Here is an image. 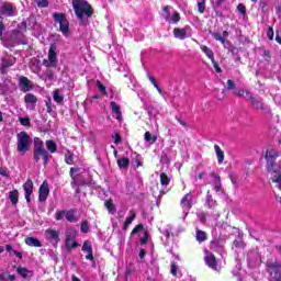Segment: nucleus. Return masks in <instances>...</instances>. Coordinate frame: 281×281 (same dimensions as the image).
I'll return each mask as SVG.
<instances>
[{
  "instance_id": "1",
  "label": "nucleus",
  "mask_w": 281,
  "mask_h": 281,
  "mask_svg": "<svg viewBox=\"0 0 281 281\" xmlns=\"http://www.w3.org/2000/svg\"><path fill=\"white\" fill-rule=\"evenodd\" d=\"M72 10L81 25H87L89 19L93 16L91 4L85 0H72Z\"/></svg>"
},
{
  "instance_id": "2",
  "label": "nucleus",
  "mask_w": 281,
  "mask_h": 281,
  "mask_svg": "<svg viewBox=\"0 0 281 281\" xmlns=\"http://www.w3.org/2000/svg\"><path fill=\"white\" fill-rule=\"evenodd\" d=\"M33 159L35 164H38V161H43V166H47L49 164V151L45 149V143L38 137L34 139L33 145Z\"/></svg>"
},
{
  "instance_id": "3",
  "label": "nucleus",
  "mask_w": 281,
  "mask_h": 281,
  "mask_svg": "<svg viewBox=\"0 0 281 281\" xmlns=\"http://www.w3.org/2000/svg\"><path fill=\"white\" fill-rule=\"evenodd\" d=\"M18 144H16V150L20 153V155H25L32 147V137H30V134L27 132L22 131L16 135Z\"/></svg>"
},
{
  "instance_id": "4",
  "label": "nucleus",
  "mask_w": 281,
  "mask_h": 281,
  "mask_svg": "<svg viewBox=\"0 0 281 281\" xmlns=\"http://www.w3.org/2000/svg\"><path fill=\"white\" fill-rule=\"evenodd\" d=\"M53 20L59 25V32H61L63 36L69 38V20H67V15L65 13L56 12L53 13Z\"/></svg>"
},
{
  "instance_id": "5",
  "label": "nucleus",
  "mask_w": 281,
  "mask_h": 281,
  "mask_svg": "<svg viewBox=\"0 0 281 281\" xmlns=\"http://www.w3.org/2000/svg\"><path fill=\"white\" fill-rule=\"evenodd\" d=\"M58 47L56 44H50L49 49H48V58L43 59V65L44 67H47L48 69H54L58 67V53H57Z\"/></svg>"
},
{
  "instance_id": "6",
  "label": "nucleus",
  "mask_w": 281,
  "mask_h": 281,
  "mask_svg": "<svg viewBox=\"0 0 281 281\" xmlns=\"http://www.w3.org/2000/svg\"><path fill=\"white\" fill-rule=\"evenodd\" d=\"M161 18L169 24V25H177L179 21H181V14L178 11H173L170 13V7L166 5L162 8Z\"/></svg>"
},
{
  "instance_id": "7",
  "label": "nucleus",
  "mask_w": 281,
  "mask_h": 281,
  "mask_svg": "<svg viewBox=\"0 0 281 281\" xmlns=\"http://www.w3.org/2000/svg\"><path fill=\"white\" fill-rule=\"evenodd\" d=\"M196 203L194 200V195H192V192H189L183 195V198L180 201V206L182 210V213L184 215V218L188 217V214H190V211L192 210V206Z\"/></svg>"
},
{
  "instance_id": "8",
  "label": "nucleus",
  "mask_w": 281,
  "mask_h": 281,
  "mask_svg": "<svg viewBox=\"0 0 281 281\" xmlns=\"http://www.w3.org/2000/svg\"><path fill=\"white\" fill-rule=\"evenodd\" d=\"M65 236L66 247L68 249H76V247H78V241H76V238L78 237V231H76L74 227H69L66 229Z\"/></svg>"
},
{
  "instance_id": "9",
  "label": "nucleus",
  "mask_w": 281,
  "mask_h": 281,
  "mask_svg": "<svg viewBox=\"0 0 281 281\" xmlns=\"http://www.w3.org/2000/svg\"><path fill=\"white\" fill-rule=\"evenodd\" d=\"M246 97L250 100L254 109H260L263 113H271V109L262 102V99L254 97L250 91H246Z\"/></svg>"
},
{
  "instance_id": "10",
  "label": "nucleus",
  "mask_w": 281,
  "mask_h": 281,
  "mask_svg": "<svg viewBox=\"0 0 281 281\" xmlns=\"http://www.w3.org/2000/svg\"><path fill=\"white\" fill-rule=\"evenodd\" d=\"M13 65H16V57L12 55H5L1 57L0 74H2V76H5L10 67H13Z\"/></svg>"
},
{
  "instance_id": "11",
  "label": "nucleus",
  "mask_w": 281,
  "mask_h": 281,
  "mask_svg": "<svg viewBox=\"0 0 281 281\" xmlns=\"http://www.w3.org/2000/svg\"><path fill=\"white\" fill-rule=\"evenodd\" d=\"M280 157V153L276 149H269L266 153V161H267V170L271 172L273 170V166H276V160Z\"/></svg>"
},
{
  "instance_id": "12",
  "label": "nucleus",
  "mask_w": 281,
  "mask_h": 281,
  "mask_svg": "<svg viewBox=\"0 0 281 281\" xmlns=\"http://www.w3.org/2000/svg\"><path fill=\"white\" fill-rule=\"evenodd\" d=\"M268 273H270L271 278L276 281H281V263L276 262H268Z\"/></svg>"
},
{
  "instance_id": "13",
  "label": "nucleus",
  "mask_w": 281,
  "mask_h": 281,
  "mask_svg": "<svg viewBox=\"0 0 281 281\" xmlns=\"http://www.w3.org/2000/svg\"><path fill=\"white\" fill-rule=\"evenodd\" d=\"M24 104L26 111H36V104H38V98L34 93H26L24 95Z\"/></svg>"
},
{
  "instance_id": "14",
  "label": "nucleus",
  "mask_w": 281,
  "mask_h": 281,
  "mask_svg": "<svg viewBox=\"0 0 281 281\" xmlns=\"http://www.w3.org/2000/svg\"><path fill=\"white\" fill-rule=\"evenodd\" d=\"M0 14L7 18L16 16V7L12 3L3 2L0 7Z\"/></svg>"
},
{
  "instance_id": "15",
  "label": "nucleus",
  "mask_w": 281,
  "mask_h": 281,
  "mask_svg": "<svg viewBox=\"0 0 281 281\" xmlns=\"http://www.w3.org/2000/svg\"><path fill=\"white\" fill-rule=\"evenodd\" d=\"M247 261L250 269H254L256 265H260V252H258V249H251L248 251Z\"/></svg>"
},
{
  "instance_id": "16",
  "label": "nucleus",
  "mask_w": 281,
  "mask_h": 281,
  "mask_svg": "<svg viewBox=\"0 0 281 281\" xmlns=\"http://www.w3.org/2000/svg\"><path fill=\"white\" fill-rule=\"evenodd\" d=\"M173 36H175V38H178L179 41H186V38H190V36H192L190 34V26H184L182 29L175 27Z\"/></svg>"
},
{
  "instance_id": "17",
  "label": "nucleus",
  "mask_w": 281,
  "mask_h": 281,
  "mask_svg": "<svg viewBox=\"0 0 281 281\" xmlns=\"http://www.w3.org/2000/svg\"><path fill=\"white\" fill-rule=\"evenodd\" d=\"M204 260L210 269H213V271L218 270V262L216 261V257H214V254L205 250Z\"/></svg>"
},
{
  "instance_id": "18",
  "label": "nucleus",
  "mask_w": 281,
  "mask_h": 281,
  "mask_svg": "<svg viewBox=\"0 0 281 281\" xmlns=\"http://www.w3.org/2000/svg\"><path fill=\"white\" fill-rule=\"evenodd\" d=\"M19 87L20 90L23 91V93H27V91H32L34 89V83L27 77L21 76L19 78Z\"/></svg>"
},
{
  "instance_id": "19",
  "label": "nucleus",
  "mask_w": 281,
  "mask_h": 281,
  "mask_svg": "<svg viewBox=\"0 0 281 281\" xmlns=\"http://www.w3.org/2000/svg\"><path fill=\"white\" fill-rule=\"evenodd\" d=\"M45 238L49 243H60V233L56 229L48 228L45 231Z\"/></svg>"
},
{
  "instance_id": "20",
  "label": "nucleus",
  "mask_w": 281,
  "mask_h": 281,
  "mask_svg": "<svg viewBox=\"0 0 281 281\" xmlns=\"http://www.w3.org/2000/svg\"><path fill=\"white\" fill-rule=\"evenodd\" d=\"M23 189L25 192V194H24L25 200L27 203H30L32 201L31 196L34 192V182L31 179L26 180V182L23 184Z\"/></svg>"
},
{
  "instance_id": "21",
  "label": "nucleus",
  "mask_w": 281,
  "mask_h": 281,
  "mask_svg": "<svg viewBox=\"0 0 281 281\" xmlns=\"http://www.w3.org/2000/svg\"><path fill=\"white\" fill-rule=\"evenodd\" d=\"M47 196H49V186L47 182H43L38 190V201L43 203L44 201H47Z\"/></svg>"
},
{
  "instance_id": "22",
  "label": "nucleus",
  "mask_w": 281,
  "mask_h": 281,
  "mask_svg": "<svg viewBox=\"0 0 281 281\" xmlns=\"http://www.w3.org/2000/svg\"><path fill=\"white\" fill-rule=\"evenodd\" d=\"M211 177H213V179H215V181L213 183V190H215V192L217 194H222L223 193V184H221V176L213 172V173H211Z\"/></svg>"
},
{
  "instance_id": "23",
  "label": "nucleus",
  "mask_w": 281,
  "mask_h": 281,
  "mask_svg": "<svg viewBox=\"0 0 281 281\" xmlns=\"http://www.w3.org/2000/svg\"><path fill=\"white\" fill-rule=\"evenodd\" d=\"M224 248H225V240L223 239L213 240L211 243V249H213V251H223Z\"/></svg>"
},
{
  "instance_id": "24",
  "label": "nucleus",
  "mask_w": 281,
  "mask_h": 281,
  "mask_svg": "<svg viewBox=\"0 0 281 281\" xmlns=\"http://www.w3.org/2000/svg\"><path fill=\"white\" fill-rule=\"evenodd\" d=\"M110 106H111V109H112V113H114V114L116 115V120H117L119 122H122V111L120 110V105H117V104L115 103V101H112V102L110 103Z\"/></svg>"
},
{
  "instance_id": "25",
  "label": "nucleus",
  "mask_w": 281,
  "mask_h": 281,
  "mask_svg": "<svg viewBox=\"0 0 281 281\" xmlns=\"http://www.w3.org/2000/svg\"><path fill=\"white\" fill-rule=\"evenodd\" d=\"M137 216V214L135 213V211H130V216L126 217L124 224H123V229L127 231L130 225L135 221V217Z\"/></svg>"
},
{
  "instance_id": "26",
  "label": "nucleus",
  "mask_w": 281,
  "mask_h": 281,
  "mask_svg": "<svg viewBox=\"0 0 281 281\" xmlns=\"http://www.w3.org/2000/svg\"><path fill=\"white\" fill-rule=\"evenodd\" d=\"M25 244L29 247H43V244L36 237H27V238H25Z\"/></svg>"
},
{
  "instance_id": "27",
  "label": "nucleus",
  "mask_w": 281,
  "mask_h": 281,
  "mask_svg": "<svg viewBox=\"0 0 281 281\" xmlns=\"http://www.w3.org/2000/svg\"><path fill=\"white\" fill-rule=\"evenodd\" d=\"M46 145V148H47V153L50 155H54V153H56L58 150V145H56V142L49 139V140H46L45 143Z\"/></svg>"
},
{
  "instance_id": "28",
  "label": "nucleus",
  "mask_w": 281,
  "mask_h": 281,
  "mask_svg": "<svg viewBox=\"0 0 281 281\" xmlns=\"http://www.w3.org/2000/svg\"><path fill=\"white\" fill-rule=\"evenodd\" d=\"M53 100L57 103V104H61L63 102H65V95L60 94V90L59 89H55L53 91Z\"/></svg>"
},
{
  "instance_id": "29",
  "label": "nucleus",
  "mask_w": 281,
  "mask_h": 281,
  "mask_svg": "<svg viewBox=\"0 0 281 281\" xmlns=\"http://www.w3.org/2000/svg\"><path fill=\"white\" fill-rule=\"evenodd\" d=\"M66 221H68V223H78V217H76V210L71 209L66 212Z\"/></svg>"
},
{
  "instance_id": "30",
  "label": "nucleus",
  "mask_w": 281,
  "mask_h": 281,
  "mask_svg": "<svg viewBox=\"0 0 281 281\" xmlns=\"http://www.w3.org/2000/svg\"><path fill=\"white\" fill-rule=\"evenodd\" d=\"M214 150L216 153L218 164H223L225 160V153L221 150V146L214 145Z\"/></svg>"
},
{
  "instance_id": "31",
  "label": "nucleus",
  "mask_w": 281,
  "mask_h": 281,
  "mask_svg": "<svg viewBox=\"0 0 281 281\" xmlns=\"http://www.w3.org/2000/svg\"><path fill=\"white\" fill-rule=\"evenodd\" d=\"M117 166L119 168L126 169L131 166V159H128V157H122L117 159Z\"/></svg>"
},
{
  "instance_id": "32",
  "label": "nucleus",
  "mask_w": 281,
  "mask_h": 281,
  "mask_svg": "<svg viewBox=\"0 0 281 281\" xmlns=\"http://www.w3.org/2000/svg\"><path fill=\"white\" fill-rule=\"evenodd\" d=\"M195 239L198 243H205V240H207V233L196 229Z\"/></svg>"
},
{
  "instance_id": "33",
  "label": "nucleus",
  "mask_w": 281,
  "mask_h": 281,
  "mask_svg": "<svg viewBox=\"0 0 281 281\" xmlns=\"http://www.w3.org/2000/svg\"><path fill=\"white\" fill-rule=\"evenodd\" d=\"M9 200L11 201L12 205H16L19 203V191L18 190L10 191Z\"/></svg>"
},
{
  "instance_id": "34",
  "label": "nucleus",
  "mask_w": 281,
  "mask_h": 281,
  "mask_svg": "<svg viewBox=\"0 0 281 281\" xmlns=\"http://www.w3.org/2000/svg\"><path fill=\"white\" fill-rule=\"evenodd\" d=\"M104 206L106 207L109 214H115L117 210L115 209V204H113V201L106 200L104 202Z\"/></svg>"
},
{
  "instance_id": "35",
  "label": "nucleus",
  "mask_w": 281,
  "mask_h": 281,
  "mask_svg": "<svg viewBox=\"0 0 281 281\" xmlns=\"http://www.w3.org/2000/svg\"><path fill=\"white\" fill-rule=\"evenodd\" d=\"M201 49L203 53H205V56H207V58H210V60H212V63H214V52L205 45H202Z\"/></svg>"
},
{
  "instance_id": "36",
  "label": "nucleus",
  "mask_w": 281,
  "mask_h": 281,
  "mask_svg": "<svg viewBox=\"0 0 281 281\" xmlns=\"http://www.w3.org/2000/svg\"><path fill=\"white\" fill-rule=\"evenodd\" d=\"M272 181L273 183H278V188L279 190H281V172L280 171H273Z\"/></svg>"
},
{
  "instance_id": "37",
  "label": "nucleus",
  "mask_w": 281,
  "mask_h": 281,
  "mask_svg": "<svg viewBox=\"0 0 281 281\" xmlns=\"http://www.w3.org/2000/svg\"><path fill=\"white\" fill-rule=\"evenodd\" d=\"M206 205L207 207H214L216 205V201L212 198V193L210 191L206 192Z\"/></svg>"
},
{
  "instance_id": "38",
  "label": "nucleus",
  "mask_w": 281,
  "mask_h": 281,
  "mask_svg": "<svg viewBox=\"0 0 281 281\" xmlns=\"http://www.w3.org/2000/svg\"><path fill=\"white\" fill-rule=\"evenodd\" d=\"M160 183L164 187L170 186V178L166 173H160Z\"/></svg>"
},
{
  "instance_id": "39",
  "label": "nucleus",
  "mask_w": 281,
  "mask_h": 281,
  "mask_svg": "<svg viewBox=\"0 0 281 281\" xmlns=\"http://www.w3.org/2000/svg\"><path fill=\"white\" fill-rule=\"evenodd\" d=\"M65 162L68 164V166L74 165V153H71V151L66 153Z\"/></svg>"
},
{
  "instance_id": "40",
  "label": "nucleus",
  "mask_w": 281,
  "mask_h": 281,
  "mask_svg": "<svg viewBox=\"0 0 281 281\" xmlns=\"http://www.w3.org/2000/svg\"><path fill=\"white\" fill-rule=\"evenodd\" d=\"M145 142H148L149 144H155V142H157V136H153L150 132H146Z\"/></svg>"
},
{
  "instance_id": "41",
  "label": "nucleus",
  "mask_w": 281,
  "mask_h": 281,
  "mask_svg": "<svg viewBox=\"0 0 281 281\" xmlns=\"http://www.w3.org/2000/svg\"><path fill=\"white\" fill-rule=\"evenodd\" d=\"M82 251H87V254L93 252V247L89 241H85L81 248Z\"/></svg>"
},
{
  "instance_id": "42",
  "label": "nucleus",
  "mask_w": 281,
  "mask_h": 281,
  "mask_svg": "<svg viewBox=\"0 0 281 281\" xmlns=\"http://www.w3.org/2000/svg\"><path fill=\"white\" fill-rule=\"evenodd\" d=\"M37 8H49V0H35Z\"/></svg>"
},
{
  "instance_id": "43",
  "label": "nucleus",
  "mask_w": 281,
  "mask_h": 281,
  "mask_svg": "<svg viewBox=\"0 0 281 281\" xmlns=\"http://www.w3.org/2000/svg\"><path fill=\"white\" fill-rule=\"evenodd\" d=\"M66 214H67V211H65V210L57 211V212L55 213V218H56L57 221H63V218L66 217Z\"/></svg>"
},
{
  "instance_id": "44",
  "label": "nucleus",
  "mask_w": 281,
  "mask_h": 281,
  "mask_svg": "<svg viewBox=\"0 0 281 281\" xmlns=\"http://www.w3.org/2000/svg\"><path fill=\"white\" fill-rule=\"evenodd\" d=\"M247 91L249 90H238V91H235V95H237V98H245L246 100H249V97H247Z\"/></svg>"
},
{
  "instance_id": "45",
  "label": "nucleus",
  "mask_w": 281,
  "mask_h": 281,
  "mask_svg": "<svg viewBox=\"0 0 281 281\" xmlns=\"http://www.w3.org/2000/svg\"><path fill=\"white\" fill-rule=\"evenodd\" d=\"M233 247H236L237 249H245V243H243L241 239H235L233 241Z\"/></svg>"
},
{
  "instance_id": "46",
  "label": "nucleus",
  "mask_w": 281,
  "mask_h": 281,
  "mask_svg": "<svg viewBox=\"0 0 281 281\" xmlns=\"http://www.w3.org/2000/svg\"><path fill=\"white\" fill-rule=\"evenodd\" d=\"M18 273L19 276H21L22 278H27L30 276V271L25 268H18Z\"/></svg>"
},
{
  "instance_id": "47",
  "label": "nucleus",
  "mask_w": 281,
  "mask_h": 281,
  "mask_svg": "<svg viewBox=\"0 0 281 281\" xmlns=\"http://www.w3.org/2000/svg\"><path fill=\"white\" fill-rule=\"evenodd\" d=\"M212 36L215 41H220L222 45H225V37H223L221 33H213Z\"/></svg>"
},
{
  "instance_id": "48",
  "label": "nucleus",
  "mask_w": 281,
  "mask_h": 281,
  "mask_svg": "<svg viewBox=\"0 0 281 281\" xmlns=\"http://www.w3.org/2000/svg\"><path fill=\"white\" fill-rule=\"evenodd\" d=\"M112 139H114V144L117 146L122 144V136H120L116 132L112 134Z\"/></svg>"
},
{
  "instance_id": "49",
  "label": "nucleus",
  "mask_w": 281,
  "mask_h": 281,
  "mask_svg": "<svg viewBox=\"0 0 281 281\" xmlns=\"http://www.w3.org/2000/svg\"><path fill=\"white\" fill-rule=\"evenodd\" d=\"M45 102L47 113H53L54 106L52 105V98H48Z\"/></svg>"
},
{
  "instance_id": "50",
  "label": "nucleus",
  "mask_w": 281,
  "mask_h": 281,
  "mask_svg": "<svg viewBox=\"0 0 281 281\" xmlns=\"http://www.w3.org/2000/svg\"><path fill=\"white\" fill-rule=\"evenodd\" d=\"M198 12H200V14H203V12H205V0L198 2Z\"/></svg>"
},
{
  "instance_id": "51",
  "label": "nucleus",
  "mask_w": 281,
  "mask_h": 281,
  "mask_svg": "<svg viewBox=\"0 0 281 281\" xmlns=\"http://www.w3.org/2000/svg\"><path fill=\"white\" fill-rule=\"evenodd\" d=\"M81 232H82V234H88L89 233V223L87 221H83L81 223Z\"/></svg>"
},
{
  "instance_id": "52",
  "label": "nucleus",
  "mask_w": 281,
  "mask_h": 281,
  "mask_svg": "<svg viewBox=\"0 0 281 281\" xmlns=\"http://www.w3.org/2000/svg\"><path fill=\"white\" fill-rule=\"evenodd\" d=\"M177 271H179V267L177 266V262H171V269H170L171 276H177Z\"/></svg>"
},
{
  "instance_id": "53",
  "label": "nucleus",
  "mask_w": 281,
  "mask_h": 281,
  "mask_svg": "<svg viewBox=\"0 0 281 281\" xmlns=\"http://www.w3.org/2000/svg\"><path fill=\"white\" fill-rule=\"evenodd\" d=\"M142 229H144V224H138L136 225L133 231H132V235H135V234H139V232H142Z\"/></svg>"
},
{
  "instance_id": "54",
  "label": "nucleus",
  "mask_w": 281,
  "mask_h": 281,
  "mask_svg": "<svg viewBox=\"0 0 281 281\" xmlns=\"http://www.w3.org/2000/svg\"><path fill=\"white\" fill-rule=\"evenodd\" d=\"M97 87H98L99 91L101 93H103V95H106V88L104 87V85H102V82L97 81Z\"/></svg>"
},
{
  "instance_id": "55",
  "label": "nucleus",
  "mask_w": 281,
  "mask_h": 281,
  "mask_svg": "<svg viewBox=\"0 0 281 281\" xmlns=\"http://www.w3.org/2000/svg\"><path fill=\"white\" fill-rule=\"evenodd\" d=\"M19 122L22 126H30V117H20Z\"/></svg>"
},
{
  "instance_id": "56",
  "label": "nucleus",
  "mask_w": 281,
  "mask_h": 281,
  "mask_svg": "<svg viewBox=\"0 0 281 281\" xmlns=\"http://www.w3.org/2000/svg\"><path fill=\"white\" fill-rule=\"evenodd\" d=\"M25 30H27V23L22 22V23L18 24L16 32H25Z\"/></svg>"
},
{
  "instance_id": "57",
  "label": "nucleus",
  "mask_w": 281,
  "mask_h": 281,
  "mask_svg": "<svg viewBox=\"0 0 281 281\" xmlns=\"http://www.w3.org/2000/svg\"><path fill=\"white\" fill-rule=\"evenodd\" d=\"M227 89L228 91H234V89H236V83L231 79L227 80Z\"/></svg>"
},
{
  "instance_id": "58",
  "label": "nucleus",
  "mask_w": 281,
  "mask_h": 281,
  "mask_svg": "<svg viewBox=\"0 0 281 281\" xmlns=\"http://www.w3.org/2000/svg\"><path fill=\"white\" fill-rule=\"evenodd\" d=\"M237 10H238V12H239L240 14H246V13H247V9L245 8V4H243V3H239V4L237 5Z\"/></svg>"
},
{
  "instance_id": "59",
  "label": "nucleus",
  "mask_w": 281,
  "mask_h": 281,
  "mask_svg": "<svg viewBox=\"0 0 281 281\" xmlns=\"http://www.w3.org/2000/svg\"><path fill=\"white\" fill-rule=\"evenodd\" d=\"M0 95H8V88L3 85H0Z\"/></svg>"
},
{
  "instance_id": "60",
  "label": "nucleus",
  "mask_w": 281,
  "mask_h": 281,
  "mask_svg": "<svg viewBox=\"0 0 281 281\" xmlns=\"http://www.w3.org/2000/svg\"><path fill=\"white\" fill-rule=\"evenodd\" d=\"M13 255L16 256V258H19L20 260H23V254H21V251L13 250Z\"/></svg>"
},
{
  "instance_id": "61",
  "label": "nucleus",
  "mask_w": 281,
  "mask_h": 281,
  "mask_svg": "<svg viewBox=\"0 0 281 281\" xmlns=\"http://www.w3.org/2000/svg\"><path fill=\"white\" fill-rule=\"evenodd\" d=\"M0 175H1V177H8V169L0 167Z\"/></svg>"
},
{
  "instance_id": "62",
  "label": "nucleus",
  "mask_w": 281,
  "mask_h": 281,
  "mask_svg": "<svg viewBox=\"0 0 281 281\" xmlns=\"http://www.w3.org/2000/svg\"><path fill=\"white\" fill-rule=\"evenodd\" d=\"M213 65H214V69H215V71H216L217 74H221V71H223V70L221 69V67H218V64L216 63V60H215V59H214Z\"/></svg>"
},
{
  "instance_id": "63",
  "label": "nucleus",
  "mask_w": 281,
  "mask_h": 281,
  "mask_svg": "<svg viewBox=\"0 0 281 281\" xmlns=\"http://www.w3.org/2000/svg\"><path fill=\"white\" fill-rule=\"evenodd\" d=\"M138 256H139L140 260H144V258H146V250L140 249L138 252Z\"/></svg>"
},
{
  "instance_id": "64",
  "label": "nucleus",
  "mask_w": 281,
  "mask_h": 281,
  "mask_svg": "<svg viewBox=\"0 0 281 281\" xmlns=\"http://www.w3.org/2000/svg\"><path fill=\"white\" fill-rule=\"evenodd\" d=\"M162 236H165L166 240H168V238H170V231L165 229V231L162 232Z\"/></svg>"
}]
</instances>
